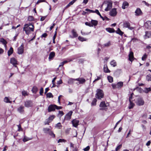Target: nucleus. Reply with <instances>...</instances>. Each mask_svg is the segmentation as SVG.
<instances>
[{
  "label": "nucleus",
  "instance_id": "f257e3e1",
  "mask_svg": "<svg viewBox=\"0 0 151 151\" xmlns=\"http://www.w3.org/2000/svg\"><path fill=\"white\" fill-rule=\"evenodd\" d=\"M23 30L25 31L26 34L29 35L31 33V32L34 31V26L31 23L26 24L24 25Z\"/></svg>",
  "mask_w": 151,
  "mask_h": 151
},
{
  "label": "nucleus",
  "instance_id": "f03ea898",
  "mask_svg": "<svg viewBox=\"0 0 151 151\" xmlns=\"http://www.w3.org/2000/svg\"><path fill=\"white\" fill-rule=\"evenodd\" d=\"M123 85V82L122 81L118 82L116 84L112 83L111 86L113 89H120L122 88Z\"/></svg>",
  "mask_w": 151,
  "mask_h": 151
},
{
  "label": "nucleus",
  "instance_id": "7ed1b4c3",
  "mask_svg": "<svg viewBox=\"0 0 151 151\" xmlns=\"http://www.w3.org/2000/svg\"><path fill=\"white\" fill-rule=\"evenodd\" d=\"M104 96V93L102 90L98 89L97 91V93L96 95V98L100 99Z\"/></svg>",
  "mask_w": 151,
  "mask_h": 151
},
{
  "label": "nucleus",
  "instance_id": "20e7f679",
  "mask_svg": "<svg viewBox=\"0 0 151 151\" xmlns=\"http://www.w3.org/2000/svg\"><path fill=\"white\" fill-rule=\"evenodd\" d=\"M75 81H77L78 82L76 83L79 85L80 84H83L86 81V80L83 78H80L76 79H74Z\"/></svg>",
  "mask_w": 151,
  "mask_h": 151
},
{
  "label": "nucleus",
  "instance_id": "39448f33",
  "mask_svg": "<svg viewBox=\"0 0 151 151\" xmlns=\"http://www.w3.org/2000/svg\"><path fill=\"white\" fill-rule=\"evenodd\" d=\"M123 26L124 27L127 28L130 30H132L134 29V27H130L129 23L127 21H126L124 22Z\"/></svg>",
  "mask_w": 151,
  "mask_h": 151
},
{
  "label": "nucleus",
  "instance_id": "423d86ee",
  "mask_svg": "<svg viewBox=\"0 0 151 151\" xmlns=\"http://www.w3.org/2000/svg\"><path fill=\"white\" fill-rule=\"evenodd\" d=\"M136 104L138 106L143 105L144 103V102L142 99L140 98H138L136 101Z\"/></svg>",
  "mask_w": 151,
  "mask_h": 151
},
{
  "label": "nucleus",
  "instance_id": "0eeeda50",
  "mask_svg": "<svg viewBox=\"0 0 151 151\" xmlns=\"http://www.w3.org/2000/svg\"><path fill=\"white\" fill-rule=\"evenodd\" d=\"M112 3L111 1H107V6L106 7V8L104 9L105 11H108L109 10L112 8Z\"/></svg>",
  "mask_w": 151,
  "mask_h": 151
},
{
  "label": "nucleus",
  "instance_id": "6e6552de",
  "mask_svg": "<svg viewBox=\"0 0 151 151\" xmlns=\"http://www.w3.org/2000/svg\"><path fill=\"white\" fill-rule=\"evenodd\" d=\"M33 105V103L32 101L27 100L24 102V106L27 107H32Z\"/></svg>",
  "mask_w": 151,
  "mask_h": 151
},
{
  "label": "nucleus",
  "instance_id": "1a4fd4ad",
  "mask_svg": "<svg viewBox=\"0 0 151 151\" xmlns=\"http://www.w3.org/2000/svg\"><path fill=\"white\" fill-rule=\"evenodd\" d=\"M24 52V44H22L18 48L17 53L19 55L22 54Z\"/></svg>",
  "mask_w": 151,
  "mask_h": 151
},
{
  "label": "nucleus",
  "instance_id": "9d476101",
  "mask_svg": "<svg viewBox=\"0 0 151 151\" xmlns=\"http://www.w3.org/2000/svg\"><path fill=\"white\" fill-rule=\"evenodd\" d=\"M73 111H70L65 116V119L66 120H69L71 118V116L72 115Z\"/></svg>",
  "mask_w": 151,
  "mask_h": 151
},
{
  "label": "nucleus",
  "instance_id": "9b49d317",
  "mask_svg": "<svg viewBox=\"0 0 151 151\" xmlns=\"http://www.w3.org/2000/svg\"><path fill=\"white\" fill-rule=\"evenodd\" d=\"M10 63L15 67H17L16 65L17 64V60L14 58H11L10 60Z\"/></svg>",
  "mask_w": 151,
  "mask_h": 151
},
{
  "label": "nucleus",
  "instance_id": "f8f14e48",
  "mask_svg": "<svg viewBox=\"0 0 151 151\" xmlns=\"http://www.w3.org/2000/svg\"><path fill=\"white\" fill-rule=\"evenodd\" d=\"M56 105H51L48 107V112H51L55 110L56 109Z\"/></svg>",
  "mask_w": 151,
  "mask_h": 151
},
{
  "label": "nucleus",
  "instance_id": "ddd939ff",
  "mask_svg": "<svg viewBox=\"0 0 151 151\" xmlns=\"http://www.w3.org/2000/svg\"><path fill=\"white\" fill-rule=\"evenodd\" d=\"M117 14L116 9L115 8L113 9L109 12L110 15L111 16H115Z\"/></svg>",
  "mask_w": 151,
  "mask_h": 151
},
{
  "label": "nucleus",
  "instance_id": "4468645a",
  "mask_svg": "<svg viewBox=\"0 0 151 151\" xmlns=\"http://www.w3.org/2000/svg\"><path fill=\"white\" fill-rule=\"evenodd\" d=\"M133 94V93H132L131 94V96L130 97H129V101L130 102V104H129V109H131L132 108H133V107H134V104L131 101V99H132V95Z\"/></svg>",
  "mask_w": 151,
  "mask_h": 151
},
{
  "label": "nucleus",
  "instance_id": "2eb2a0df",
  "mask_svg": "<svg viewBox=\"0 0 151 151\" xmlns=\"http://www.w3.org/2000/svg\"><path fill=\"white\" fill-rule=\"evenodd\" d=\"M72 122L73 126L74 127H76L78 125L79 121L76 119H75L73 120L72 121Z\"/></svg>",
  "mask_w": 151,
  "mask_h": 151
},
{
  "label": "nucleus",
  "instance_id": "dca6fc26",
  "mask_svg": "<svg viewBox=\"0 0 151 151\" xmlns=\"http://www.w3.org/2000/svg\"><path fill=\"white\" fill-rule=\"evenodd\" d=\"M151 37V32L146 31L145 35L144 36V38L145 39L150 38Z\"/></svg>",
  "mask_w": 151,
  "mask_h": 151
},
{
  "label": "nucleus",
  "instance_id": "f3484780",
  "mask_svg": "<svg viewBox=\"0 0 151 151\" xmlns=\"http://www.w3.org/2000/svg\"><path fill=\"white\" fill-rule=\"evenodd\" d=\"M135 15L136 16H140L142 14V12L140 9L137 8L135 12Z\"/></svg>",
  "mask_w": 151,
  "mask_h": 151
},
{
  "label": "nucleus",
  "instance_id": "a211bd4d",
  "mask_svg": "<svg viewBox=\"0 0 151 151\" xmlns=\"http://www.w3.org/2000/svg\"><path fill=\"white\" fill-rule=\"evenodd\" d=\"M24 107L23 106H20L17 109V111L20 113H22L24 111Z\"/></svg>",
  "mask_w": 151,
  "mask_h": 151
},
{
  "label": "nucleus",
  "instance_id": "6ab92c4d",
  "mask_svg": "<svg viewBox=\"0 0 151 151\" xmlns=\"http://www.w3.org/2000/svg\"><path fill=\"white\" fill-rule=\"evenodd\" d=\"M145 25L147 28L149 29H151V21H147L146 22Z\"/></svg>",
  "mask_w": 151,
  "mask_h": 151
},
{
  "label": "nucleus",
  "instance_id": "aec40b11",
  "mask_svg": "<svg viewBox=\"0 0 151 151\" xmlns=\"http://www.w3.org/2000/svg\"><path fill=\"white\" fill-rule=\"evenodd\" d=\"M108 105V103H107L106 104L104 101H102L100 103V106L101 107L106 108V107Z\"/></svg>",
  "mask_w": 151,
  "mask_h": 151
},
{
  "label": "nucleus",
  "instance_id": "412c9836",
  "mask_svg": "<svg viewBox=\"0 0 151 151\" xmlns=\"http://www.w3.org/2000/svg\"><path fill=\"white\" fill-rule=\"evenodd\" d=\"M55 56V53L54 52H51L49 55V60H52Z\"/></svg>",
  "mask_w": 151,
  "mask_h": 151
},
{
  "label": "nucleus",
  "instance_id": "4be33fe9",
  "mask_svg": "<svg viewBox=\"0 0 151 151\" xmlns=\"http://www.w3.org/2000/svg\"><path fill=\"white\" fill-rule=\"evenodd\" d=\"M129 56V60L131 61H132L133 60L134 58L133 53L132 52H130Z\"/></svg>",
  "mask_w": 151,
  "mask_h": 151
},
{
  "label": "nucleus",
  "instance_id": "5701e85b",
  "mask_svg": "<svg viewBox=\"0 0 151 151\" xmlns=\"http://www.w3.org/2000/svg\"><path fill=\"white\" fill-rule=\"evenodd\" d=\"M121 71L119 70H116L114 73V75L116 77H118L121 73Z\"/></svg>",
  "mask_w": 151,
  "mask_h": 151
},
{
  "label": "nucleus",
  "instance_id": "b1692460",
  "mask_svg": "<svg viewBox=\"0 0 151 151\" xmlns=\"http://www.w3.org/2000/svg\"><path fill=\"white\" fill-rule=\"evenodd\" d=\"M129 4L126 1L124 2L122 6V8L123 9H125L126 8H127Z\"/></svg>",
  "mask_w": 151,
  "mask_h": 151
},
{
  "label": "nucleus",
  "instance_id": "393cba45",
  "mask_svg": "<svg viewBox=\"0 0 151 151\" xmlns=\"http://www.w3.org/2000/svg\"><path fill=\"white\" fill-rule=\"evenodd\" d=\"M71 32L73 35L72 38L76 37L78 36V34L74 29H73Z\"/></svg>",
  "mask_w": 151,
  "mask_h": 151
},
{
  "label": "nucleus",
  "instance_id": "a878e982",
  "mask_svg": "<svg viewBox=\"0 0 151 151\" xmlns=\"http://www.w3.org/2000/svg\"><path fill=\"white\" fill-rule=\"evenodd\" d=\"M104 72L106 73H109L110 72L106 65H104Z\"/></svg>",
  "mask_w": 151,
  "mask_h": 151
},
{
  "label": "nucleus",
  "instance_id": "bb28decb",
  "mask_svg": "<svg viewBox=\"0 0 151 151\" xmlns=\"http://www.w3.org/2000/svg\"><path fill=\"white\" fill-rule=\"evenodd\" d=\"M13 52V49L12 47H11L8 52V56H10Z\"/></svg>",
  "mask_w": 151,
  "mask_h": 151
},
{
  "label": "nucleus",
  "instance_id": "cd10ccee",
  "mask_svg": "<svg viewBox=\"0 0 151 151\" xmlns=\"http://www.w3.org/2000/svg\"><path fill=\"white\" fill-rule=\"evenodd\" d=\"M51 130L50 129L48 128H44L43 129V131L46 134H48Z\"/></svg>",
  "mask_w": 151,
  "mask_h": 151
},
{
  "label": "nucleus",
  "instance_id": "c85d7f7f",
  "mask_svg": "<svg viewBox=\"0 0 151 151\" xmlns=\"http://www.w3.org/2000/svg\"><path fill=\"white\" fill-rule=\"evenodd\" d=\"M0 42L4 45V46L6 47V44L7 43L6 41L3 38L0 39Z\"/></svg>",
  "mask_w": 151,
  "mask_h": 151
},
{
  "label": "nucleus",
  "instance_id": "c756f323",
  "mask_svg": "<svg viewBox=\"0 0 151 151\" xmlns=\"http://www.w3.org/2000/svg\"><path fill=\"white\" fill-rule=\"evenodd\" d=\"M32 139V138H29L26 136H24L23 139V141L24 142H26L28 141L31 140Z\"/></svg>",
  "mask_w": 151,
  "mask_h": 151
},
{
  "label": "nucleus",
  "instance_id": "7c9ffc66",
  "mask_svg": "<svg viewBox=\"0 0 151 151\" xmlns=\"http://www.w3.org/2000/svg\"><path fill=\"white\" fill-rule=\"evenodd\" d=\"M91 24L93 25V26H96L98 24V21L96 20H92L91 21Z\"/></svg>",
  "mask_w": 151,
  "mask_h": 151
},
{
  "label": "nucleus",
  "instance_id": "2f4dec72",
  "mask_svg": "<svg viewBox=\"0 0 151 151\" xmlns=\"http://www.w3.org/2000/svg\"><path fill=\"white\" fill-rule=\"evenodd\" d=\"M107 1L104 2L101 5V7L102 9H105L107 6Z\"/></svg>",
  "mask_w": 151,
  "mask_h": 151
},
{
  "label": "nucleus",
  "instance_id": "473e14b6",
  "mask_svg": "<svg viewBox=\"0 0 151 151\" xmlns=\"http://www.w3.org/2000/svg\"><path fill=\"white\" fill-rule=\"evenodd\" d=\"M116 33L121 36L122 35L124 34V32H122L119 28L116 31Z\"/></svg>",
  "mask_w": 151,
  "mask_h": 151
},
{
  "label": "nucleus",
  "instance_id": "72a5a7b5",
  "mask_svg": "<svg viewBox=\"0 0 151 151\" xmlns=\"http://www.w3.org/2000/svg\"><path fill=\"white\" fill-rule=\"evenodd\" d=\"M76 0H73L70 2L66 6V8H67L71 5H73L74 3L76 1Z\"/></svg>",
  "mask_w": 151,
  "mask_h": 151
},
{
  "label": "nucleus",
  "instance_id": "f704fd0d",
  "mask_svg": "<svg viewBox=\"0 0 151 151\" xmlns=\"http://www.w3.org/2000/svg\"><path fill=\"white\" fill-rule=\"evenodd\" d=\"M106 30L107 31L110 33H113L115 32L113 28H107Z\"/></svg>",
  "mask_w": 151,
  "mask_h": 151
},
{
  "label": "nucleus",
  "instance_id": "c9c22d12",
  "mask_svg": "<svg viewBox=\"0 0 151 151\" xmlns=\"http://www.w3.org/2000/svg\"><path fill=\"white\" fill-rule=\"evenodd\" d=\"M37 91L38 88L36 86H34L32 89V92L35 93H36Z\"/></svg>",
  "mask_w": 151,
  "mask_h": 151
},
{
  "label": "nucleus",
  "instance_id": "e433bc0d",
  "mask_svg": "<svg viewBox=\"0 0 151 151\" xmlns=\"http://www.w3.org/2000/svg\"><path fill=\"white\" fill-rule=\"evenodd\" d=\"M108 80L110 83H112L113 81V79L112 77L110 76H108L107 77Z\"/></svg>",
  "mask_w": 151,
  "mask_h": 151
},
{
  "label": "nucleus",
  "instance_id": "4c0bfd02",
  "mask_svg": "<svg viewBox=\"0 0 151 151\" xmlns=\"http://www.w3.org/2000/svg\"><path fill=\"white\" fill-rule=\"evenodd\" d=\"M110 64L111 66H112L114 67H115L116 65V62L114 60L111 62Z\"/></svg>",
  "mask_w": 151,
  "mask_h": 151
},
{
  "label": "nucleus",
  "instance_id": "58836bf2",
  "mask_svg": "<svg viewBox=\"0 0 151 151\" xmlns=\"http://www.w3.org/2000/svg\"><path fill=\"white\" fill-rule=\"evenodd\" d=\"M4 101L6 103H11L12 101H10L7 97H6L4 99Z\"/></svg>",
  "mask_w": 151,
  "mask_h": 151
},
{
  "label": "nucleus",
  "instance_id": "ea45409f",
  "mask_svg": "<svg viewBox=\"0 0 151 151\" xmlns=\"http://www.w3.org/2000/svg\"><path fill=\"white\" fill-rule=\"evenodd\" d=\"M111 45V42L109 41L103 45L104 47H108Z\"/></svg>",
  "mask_w": 151,
  "mask_h": 151
},
{
  "label": "nucleus",
  "instance_id": "a19ab883",
  "mask_svg": "<svg viewBox=\"0 0 151 151\" xmlns=\"http://www.w3.org/2000/svg\"><path fill=\"white\" fill-rule=\"evenodd\" d=\"M78 39L79 40L83 42L84 41H86L87 40V39L84 38L83 37L79 36L78 37Z\"/></svg>",
  "mask_w": 151,
  "mask_h": 151
},
{
  "label": "nucleus",
  "instance_id": "79ce46f5",
  "mask_svg": "<svg viewBox=\"0 0 151 151\" xmlns=\"http://www.w3.org/2000/svg\"><path fill=\"white\" fill-rule=\"evenodd\" d=\"M96 101H97L96 99L95 98L94 99L91 103V106H95L96 105Z\"/></svg>",
  "mask_w": 151,
  "mask_h": 151
},
{
  "label": "nucleus",
  "instance_id": "37998d69",
  "mask_svg": "<svg viewBox=\"0 0 151 151\" xmlns=\"http://www.w3.org/2000/svg\"><path fill=\"white\" fill-rule=\"evenodd\" d=\"M66 140L64 139H60L58 141V142L59 143H62L64 142L65 143L66 142Z\"/></svg>",
  "mask_w": 151,
  "mask_h": 151
},
{
  "label": "nucleus",
  "instance_id": "c03bdc74",
  "mask_svg": "<svg viewBox=\"0 0 151 151\" xmlns=\"http://www.w3.org/2000/svg\"><path fill=\"white\" fill-rule=\"evenodd\" d=\"M47 97L48 98H53V96L51 93H48L46 94Z\"/></svg>",
  "mask_w": 151,
  "mask_h": 151
},
{
  "label": "nucleus",
  "instance_id": "a18cd8bd",
  "mask_svg": "<svg viewBox=\"0 0 151 151\" xmlns=\"http://www.w3.org/2000/svg\"><path fill=\"white\" fill-rule=\"evenodd\" d=\"M55 116L54 115L50 116L48 119V121H50V122L52 121L54 118L55 117Z\"/></svg>",
  "mask_w": 151,
  "mask_h": 151
},
{
  "label": "nucleus",
  "instance_id": "49530a36",
  "mask_svg": "<svg viewBox=\"0 0 151 151\" xmlns=\"http://www.w3.org/2000/svg\"><path fill=\"white\" fill-rule=\"evenodd\" d=\"M49 135L51 136L52 137L54 138L55 137V134L53 133V132L51 130L50 131V132L48 133Z\"/></svg>",
  "mask_w": 151,
  "mask_h": 151
},
{
  "label": "nucleus",
  "instance_id": "de8ad7c7",
  "mask_svg": "<svg viewBox=\"0 0 151 151\" xmlns=\"http://www.w3.org/2000/svg\"><path fill=\"white\" fill-rule=\"evenodd\" d=\"M146 79L148 81H151V75H148L146 77Z\"/></svg>",
  "mask_w": 151,
  "mask_h": 151
},
{
  "label": "nucleus",
  "instance_id": "09e8293b",
  "mask_svg": "<svg viewBox=\"0 0 151 151\" xmlns=\"http://www.w3.org/2000/svg\"><path fill=\"white\" fill-rule=\"evenodd\" d=\"M151 91V88H145V92L146 93H147Z\"/></svg>",
  "mask_w": 151,
  "mask_h": 151
},
{
  "label": "nucleus",
  "instance_id": "8fccbe9b",
  "mask_svg": "<svg viewBox=\"0 0 151 151\" xmlns=\"http://www.w3.org/2000/svg\"><path fill=\"white\" fill-rule=\"evenodd\" d=\"M147 55L146 54H145L142 58V60L144 61L147 58Z\"/></svg>",
  "mask_w": 151,
  "mask_h": 151
},
{
  "label": "nucleus",
  "instance_id": "3c124183",
  "mask_svg": "<svg viewBox=\"0 0 151 151\" xmlns=\"http://www.w3.org/2000/svg\"><path fill=\"white\" fill-rule=\"evenodd\" d=\"M22 95L24 96H25L28 95L27 92L26 91H22Z\"/></svg>",
  "mask_w": 151,
  "mask_h": 151
},
{
  "label": "nucleus",
  "instance_id": "603ef678",
  "mask_svg": "<svg viewBox=\"0 0 151 151\" xmlns=\"http://www.w3.org/2000/svg\"><path fill=\"white\" fill-rule=\"evenodd\" d=\"M85 24L86 25L90 27H93V25L91 24V22H86L85 23Z\"/></svg>",
  "mask_w": 151,
  "mask_h": 151
},
{
  "label": "nucleus",
  "instance_id": "864d4df0",
  "mask_svg": "<svg viewBox=\"0 0 151 151\" xmlns=\"http://www.w3.org/2000/svg\"><path fill=\"white\" fill-rule=\"evenodd\" d=\"M94 13H96L98 15H99L100 17H102V16L99 13V11L97 9H96L95 11H94Z\"/></svg>",
  "mask_w": 151,
  "mask_h": 151
},
{
  "label": "nucleus",
  "instance_id": "5fc2aeb1",
  "mask_svg": "<svg viewBox=\"0 0 151 151\" xmlns=\"http://www.w3.org/2000/svg\"><path fill=\"white\" fill-rule=\"evenodd\" d=\"M34 18L32 16H29L28 18V20L29 21H32L33 20Z\"/></svg>",
  "mask_w": 151,
  "mask_h": 151
},
{
  "label": "nucleus",
  "instance_id": "6e6d98bb",
  "mask_svg": "<svg viewBox=\"0 0 151 151\" xmlns=\"http://www.w3.org/2000/svg\"><path fill=\"white\" fill-rule=\"evenodd\" d=\"M85 11H86L87 12H88L89 13H94V11L92 10H91L88 9H85Z\"/></svg>",
  "mask_w": 151,
  "mask_h": 151
},
{
  "label": "nucleus",
  "instance_id": "4d7b16f0",
  "mask_svg": "<svg viewBox=\"0 0 151 151\" xmlns=\"http://www.w3.org/2000/svg\"><path fill=\"white\" fill-rule=\"evenodd\" d=\"M122 147V145H118L116 148L115 150L116 151H118Z\"/></svg>",
  "mask_w": 151,
  "mask_h": 151
},
{
  "label": "nucleus",
  "instance_id": "13d9d810",
  "mask_svg": "<svg viewBox=\"0 0 151 151\" xmlns=\"http://www.w3.org/2000/svg\"><path fill=\"white\" fill-rule=\"evenodd\" d=\"M55 127L60 128V127H62V126L61 125L60 123H58L56 124Z\"/></svg>",
  "mask_w": 151,
  "mask_h": 151
},
{
  "label": "nucleus",
  "instance_id": "bf43d9fd",
  "mask_svg": "<svg viewBox=\"0 0 151 151\" xmlns=\"http://www.w3.org/2000/svg\"><path fill=\"white\" fill-rule=\"evenodd\" d=\"M64 114V113L62 111H59V114L58 116L60 115V117L61 116H62Z\"/></svg>",
  "mask_w": 151,
  "mask_h": 151
},
{
  "label": "nucleus",
  "instance_id": "052dcab7",
  "mask_svg": "<svg viewBox=\"0 0 151 151\" xmlns=\"http://www.w3.org/2000/svg\"><path fill=\"white\" fill-rule=\"evenodd\" d=\"M43 92V89L42 88H41L40 90V95H42V93Z\"/></svg>",
  "mask_w": 151,
  "mask_h": 151
},
{
  "label": "nucleus",
  "instance_id": "680f3d73",
  "mask_svg": "<svg viewBox=\"0 0 151 151\" xmlns=\"http://www.w3.org/2000/svg\"><path fill=\"white\" fill-rule=\"evenodd\" d=\"M142 3L144 4L146 6H149L150 4L147 3L146 1H142Z\"/></svg>",
  "mask_w": 151,
  "mask_h": 151
},
{
  "label": "nucleus",
  "instance_id": "e2e57ef3",
  "mask_svg": "<svg viewBox=\"0 0 151 151\" xmlns=\"http://www.w3.org/2000/svg\"><path fill=\"white\" fill-rule=\"evenodd\" d=\"M90 149V147L89 146H87L86 148L83 149L84 151H87L88 150Z\"/></svg>",
  "mask_w": 151,
  "mask_h": 151
},
{
  "label": "nucleus",
  "instance_id": "0e129e2a",
  "mask_svg": "<svg viewBox=\"0 0 151 151\" xmlns=\"http://www.w3.org/2000/svg\"><path fill=\"white\" fill-rule=\"evenodd\" d=\"M46 16H42L40 18V21H44L46 18Z\"/></svg>",
  "mask_w": 151,
  "mask_h": 151
},
{
  "label": "nucleus",
  "instance_id": "69168bd1",
  "mask_svg": "<svg viewBox=\"0 0 151 151\" xmlns=\"http://www.w3.org/2000/svg\"><path fill=\"white\" fill-rule=\"evenodd\" d=\"M45 0H38L37 1L36 3L37 4H38L39 3L44 2L45 1Z\"/></svg>",
  "mask_w": 151,
  "mask_h": 151
},
{
  "label": "nucleus",
  "instance_id": "338daca9",
  "mask_svg": "<svg viewBox=\"0 0 151 151\" xmlns=\"http://www.w3.org/2000/svg\"><path fill=\"white\" fill-rule=\"evenodd\" d=\"M17 127L18 128V130L19 131H21L22 130V129L21 128V125L20 124L17 125Z\"/></svg>",
  "mask_w": 151,
  "mask_h": 151
},
{
  "label": "nucleus",
  "instance_id": "774afa93",
  "mask_svg": "<svg viewBox=\"0 0 151 151\" xmlns=\"http://www.w3.org/2000/svg\"><path fill=\"white\" fill-rule=\"evenodd\" d=\"M63 83L61 79H60L59 81H57V84H60Z\"/></svg>",
  "mask_w": 151,
  "mask_h": 151
}]
</instances>
